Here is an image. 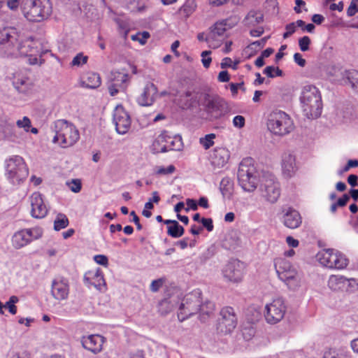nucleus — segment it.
<instances>
[{
  "label": "nucleus",
  "instance_id": "nucleus-1",
  "mask_svg": "<svg viewBox=\"0 0 358 358\" xmlns=\"http://www.w3.org/2000/svg\"><path fill=\"white\" fill-rule=\"evenodd\" d=\"M300 101L303 115L308 119L320 116L322 109V97L319 90L313 85L304 86Z\"/></svg>",
  "mask_w": 358,
  "mask_h": 358
},
{
  "label": "nucleus",
  "instance_id": "nucleus-2",
  "mask_svg": "<svg viewBox=\"0 0 358 358\" xmlns=\"http://www.w3.org/2000/svg\"><path fill=\"white\" fill-rule=\"evenodd\" d=\"M51 129L55 133L52 142L58 143L62 148L72 146L80 138L79 131L76 127L65 120L55 121Z\"/></svg>",
  "mask_w": 358,
  "mask_h": 358
},
{
  "label": "nucleus",
  "instance_id": "nucleus-3",
  "mask_svg": "<svg viewBox=\"0 0 358 358\" xmlns=\"http://www.w3.org/2000/svg\"><path fill=\"white\" fill-rule=\"evenodd\" d=\"M28 174V168L22 157L14 155L5 161V176L12 185H20Z\"/></svg>",
  "mask_w": 358,
  "mask_h": 358
},
{
  "label": "nucleus",
  "instance_id": "nucleus-4",
  "mask_svg": "<svg viewBox=\"0 0 358 358\" xmlns=\"http://www.w3.org/2000/svg\"><path fill=\"white\" fill-rule=\"evenodd\" d=\"M274 266L279 279L289 289L295 290L300 287V274L289 261L285 258H277L274 260Z\"/></svg>",
  "mask_w": 358,
  "mask_h": 358
},
{
  "label": "nucleus",
  "instance_id": "nucleus-5",
  "mask_svg": "<svg viewBox=\"0 0 358 358\" xmlns=\"http://www.w3.org/2000/svg\"><path fill=\"white\" fill-rule=\"evenodd\" d=\"M256 173L254 160L250 157L243 159L239 164L237 178L240 186L244 191L252 192L257 188Z\"/></svg>",
  "mask_w": 358,
  "mask_h": 358
},
{
  "label": "nucleus",
  "instance_id": "nucleus-6",
  "mask_svg": "<svg viewBox=\"0 0 358 358\" xmlns=\"http://www.w3.org/2000/svg\"><path fill=\"white\" fill-rule=\"evenodd\" d=\"M22 9L24 17L31 22H41L52 11L51 1H22Z\"/></svg>",
  "mask_w": 358,
  "mask_h": 358
},
{
  "label": "nucleus",
  "instance_id": "nucleus-7",
  "mask_svg": "<svg viewBox=\"0 0 358 358\" xmlns=\"http://www.w3.org/2000/svg\"><path fill=\"white\" fill-rule=\"evenodd\" d=\"M201 292L199 289L186 294L181 300L178 307V317L182 322L197 313L201 307Z\"/></svg>",
  "mask_w": 358,
  "mask_h": 358
},
{
  "label": "nucleus",
  "instance_id": "nucleus-8",
  "mask_svg": "<svg viewBox=\"0 0 358 358\" xmlns=\"http://www.w3.org/2000/svg\"><path fill=\"white\" fill-rule=\"evenodd\" d=\"M268 129L275 135H285L293 129V122L289 116L283 111H273L268 117Z\"/></svg>",
  "mask_w": 358,
  "mask_h": 358
},
{
  "label": "nucleus",
  "instance_id": "nucleus-9",
  "mask_svg": "<svg viewBox=\"0 0 358 358\" xmlns=\"http://www.w3.org/2000/svg\"><path fill=\"white\" fill-rule=\"evenodd\" d=\"M259 191L262 197L270 203H276L281 193L279 182L271 173H265L262 176Z\"/></svg>",
  "mask_w": 358,
  "mask_h": 358
},
{
  "label": "nucleus",
  "instance_id": "nucleus-10",
  "mask_svg": "<svg viewBox=\"0 0 358 358\" xmlns=\"http://www.w3.org/2000/svg\"><path fill=\"white\" fill-rule=\"evenodd\" d=\"M206 110L211 120H217L231 111L229 103L219 96H208L205 99Z\"/></svg>",
  "mask_w": 358,
  "mask_h": 358
},
{
  "label": "nucleus",
  "instance_id": "nucleus-11",
  "mask_svg": "<svg viewBox=\"0 0 358 358\" xmlns=\"http://www.w3.org/2000/svg\"><path fill=\"white\" fill-rule=\"evenodd\" d=\"M317 257L321 264L329 268L343 269L348 264L345 256L334 249L324 250Z\"/></svg>",
  "mask_w": 358,
  "mask_h": 358
},
{
  "label": "nucleus",
  "instance_id": "nucleus-12",
  "mask_svg": "<svg viewBox=\"0 0 358 358\" xmlns=\"http://www.w3.org/2000/svg\"><path fill=\"white\" fill-rule=\"evenodd\" d=\"M43 235L41 227L24 229L15 232L12 237V244L15 249H20L33 241L40 238Z\"/></svg>",
  "mask_w": 358,
  "mask_h": 358
},
{
  "label": "nucleus",
  "instance_id": "nucleus-13",
  "mask_svg": "<svg viewBox=\"0 0 358 358\" xmlns=\"http://www.w3.org/2000/svg\"><path fill=\"white\" fill-rule=\"evenodd\" d=\"M287 306L282 298L273 299L265 306V319L268 323L276 324L281 321L286 313Z\"/></svg>",
  "mask_w": 358,
  "mask_h": 358
},
{
  "label": "nucleus",
  "instance_id": "nucleus-14",
  "mask_svg": "<svg viewBox=\"0 0 358 358\" xmlns=\"http://www.w3.org/2000/svg\"><path fill=\"white\" fill-rule=\"evenodd\" d=\"M237 317L231 307L223 308L220 311V317L217 324V329L220 333H231L236 327Z\"/></svg>",
  "mask_w": 358,
  "mask_h": 358
},
{
  "label": "nucleus",
  "instance_id": "nucleus-15",
  "mask_svg": "<svg viewBox=\"0 0 358 358\" xmlns=\"http://www.w3.org/2000/svg\"><path fill=\"white\" fill-rule=\"evenodd\" d=\"M113 122L118 134H125L131 127V118L122 106H117L113 113Z\"/></svg>",
  "mask_w": 358,
  "mask_h": 358
},
{
  "label": "nucleus",
  "instance_id": "nucleus-16",
  "mask_svg": "<svg viewBox=\"0 0 358 358\" xmlns=\"http://www.w3.org/2000/svg\"><path fill=\"white\" fill-rule=\"evenodd\" d=\"M223 275L231 282H240L243 275V264L237 259L229 262L223 270Z\"/></svg>",
  "mask_w": 358,
  "mask_h": 358
},
{
  "label": "nucleus",
  "instance_id": "nucleus-17",
  "mask_svg": "<svg viewBox=\"0 0 358 358\" xmlns=\"http://www.w3.org/2000/svg\"><path fill=\"white\" fill-rule=\"evenodd\" d=\"M229 151L224 148L217 147L214 148L209 156L210 164L215 170L223 168L229 162Z\"/></svg>",
  "mask_w": 358,
  "mask_h": 358
},
{
  "label": "nucleus",
  "instance_id": "nucleus-18",
  "mask_svg": "<svg viewBox=\"0 0 358 358\" xmlns=\"http://www.w3.org/2000/svg\"><path fill=\"white\" fill-rule=\"evenodd\" d=\"M69 294V285L66 279L64 278H57L52 280L51 286V294L56 300H65Z\"/></svg>",
  "mask_w": 358,
  "mask_h": 358
},
{
  "label": "nucleus",
  "instance_id": "nucleus-19",
  "mask_svg": "<svg viewBox=\"0 0 358 358\" xmlns=\"http://www.w3.org/2000/svg\"><path fill=\"white\" fill-rule=\"evenodd\" d=\"M29 199L31 206V214L32 217L37 219L45 217L48 213V208L43 202L42 195L39 192H34Z\"/></svg>",
  "mask_w": 358,
  "mask_h": 358
},
{
  "label": "nucleus",
  "instance_id": "nucleus-20",
  "mask_svg": "<svg viewBox=\"0 0 358 358\" xmlns=\"http://www.w3.org/2000/svg\"><path fill=\"white\" fill-rule=\"evenodd\" d=\"M104 342V337L99 334H92L82 338L83 348L94 354L99 353L102 350Z\"/></svg>",
  "mask_w": 358,
  "mask_h": 358
},
{
  "label": "nucleus",
  "instance_id": "nucleus-21",
  "mask_svg": "<svg viewBox=\"0 0 358 358\" xmlns=\"http://www.w3.org/2000/svg\"><path fill=\"white\" fill-rule=\"evenodd\" d=\"M40 43L31 40H26L17 44L16 51H13L12 55L15 56H28L29 54L38 53Z\"/></svg>",
  "mask_w": 358,
  "mask_h": 358
},
{
  "label": "nucleus",
  "instance_id": "nucleus-22",
  "mask_svg": "<svg viewBox=\"0 0 358 358\" xmlns=\"http://www.w3.org/2000/svg\"><path fill=\"white\" fill-rule=\"evenodd\" d=\"M13 84L21 93H27L33 86L31 80L22 72H16L13 74Z\"/></svg>",
  "mask_w": 358,
  "mask_h": 358
},
{
  "label": "nucleus",
  "instance_id": "nucleus-23",
  "mask_svg": "<svg viewBox=\"0 0 358 358\" xmlns=\"http://www.w3.org/2000/svg\"><path fill=\"white\" fill-rule=\"evenodd\" d=\"M282 222L285 227L289 229H296L301 225L302 218L297 210L288 208L283 214Z\"/></svg>",
  "mask_w": 358,
  "mask_h": 358
},
{
  "label": "nucleus",
  "instance_id": "nucleus-24",
  "mask_svg": "<svg viewBox=\"0 0 358 358\" xmlns=\"http://www.w3.org/2000/svg\"><path fill=\"white\" fill-rule=\"evenodd\" d=\"M157 93V87L153 83H148L138 98V101L141 106H150L154 102Z\"/></svg>",
  "mask_w": 358,
  "mask_h": 358
},
{
  "label": "nucleus",
  "instance_id": "nucleus-25",
  "mask_svg": "<svg viewBox=\"0 0 358 358\" xmlns=\"http://www.w3.org/2000/svg\"><path fill=\"white\" fill-rule=\"evenodd\" d=\"M83 280L85 284L93 285L99 290H101V287L106 285L103 275L99 268L94 272H87Z\"/></svg>",
  "mask_w": 358,
  "mask_h": 358
},
{
  "label": "nucleus",
  "instance_id": "nucleus-26",
  "mask_svg": "<svg viewBox=\"0 0 358 358\" xmlns=\"http://www.w3.org/2000/svg\"><path fill=\"white\" fill-rule=\"evenodd\" d=\"M230 26L227 24V20H222L217 22L210 27V32L205 38V41L208 43L210 47H212L211 43L215 40L216 36H223L224 32L230 29Z\"/></svg>",
  "mask_w": 358,
  "mask_h": 358
},
{
  "label": "nucleus",
  "instance_id": "nucleus-27",
  "mask_svg": "<svg viewBox=\"0 0 358 358\" xmlns=\"http://www.w3.org/2000/svg\"><path fill=\"white\" fill-rule=\"evenodd\" d=\"M282 169L284 176L292 177L296 170L295 157L289 152H286L282 157Z\"/></svg>",
  "mask_w": 358,
  "mask_h": 358
},
{
  "label": "nucleus",
  "instance_id": "nucleus-28",
  "mask_svg": "<svg viewBox=\"0 0 358 358\" xmlns=\"http://www.w3.org/2000/svg\"><path fill=\"white\" fill-rule=\"evenodd\" d=\"M163 144L157 151H160L161 152H165L169 150H180L181 145L180 138L178 136H170L167 131H166V138H164Z\"/></svg>",
  "mask_w": 358,
  "mask_h": 358
},
{
  "label": "nucleus",
  "instance_id": "nucleus-29",
  "mask_svg": "<svg viewBox=\"0 0 358 358\" xmlns=\"http://www.w3.org/2000/svg\"><path fill=\"white\" fill-rule=\"evenodd\" d=\"M241 243L239 233L237 231L232 230L229 231L222 242V245L227 250H234Z\"/></svg>",
  "mask_w": 358,
  "mask_h": 358
},
{
  "label": "nucleus",
  "instance_id": "nucleus-30",
  "mask_svg": "<svg viewBox=\"0 0 358 358\" xmlns=\"http://www.w3.org/2000/svg\"><path fill=\"white\" fill-rule=\"evenodd\" d=\"M348 283V278L343 275H332L328 280L329 287L334 291H344Z\"/></svg>",
  "mask_w": 358,
  "mask_h": 358
},
{
  "label": "nucleus",
  "instance_id": "nucleus-31",
  "mask_svg": "<svg viewBox=\"0 0 358 358\" xmlns=\"http://www.w3.org/2000/svg\"><path fill=\"white\" fill-rule=\"evenodd\" d=\"M110 80L115 85L124 90L127 87V83L129 80V75L127 73L120 71H112L110 76Z\"/></svg>",
  "mask_w": 358,
  "mask_h": 358
},
{
  "label": "nucleus",
  "instance_id": "nucleus-32",
  "mask_svg": "<svg viewBox=\"0 0 358 358\" xmlns=\"http://www.w3.org/2000/svg\"><path fill=\"white\" fill-rule=\"evenodd\" d=\"M101 83L100 76L94 72L87 73L83 78L82 85L87 88L95 89Z\"/></svg>",
  "mask_w": 358,
  "mask_h": 358
},
{
  "label": "nucleus",
  "instance_id": "nucleus-33",
  "mask_svg": "<svg viewBox=\"0 0 358 358\" xmlns=\"http://www.w3.org/2000/svg\"><path fill=\"white\" fill-rule=\"evenodd\" d=\"M264 15L259 10H250L244 19L248 26H255L263 22Z\"/></svg>",
  "mask_w": 358,
  "mask_h": 358
},
{
  "label": "nucleus",
  "instance_id": "nucleus-34",
  "mask_svg": "<svg viewBox=\"0 0 358 358\" xmlns=\"http://www.w3.org/2000/svg\"><path fill=\"white\" fill-rule=\"evenodd\" d=\"M215 305L213 303L210 301H206L205 303L202 304V301L201 302V307L199 310L200 312L199 319L202 322H205L208 317H210L214 312Z\"/></svg>",
  "mask_w": 358,
  "mask_h": 358
},
{
  "label": "nucleus",
  "instance_id": "nucleus-35",
  "mask_svg": "<svg viewBox=\"0 0 358 358\" xmlns=\"http://www.w3.org/2000/svg\"><path fill=\"white\" fill-rule=\"evenodd\" d=\"M220 189L223 197L230 199L234 189L233 181L228 177L222 178L220 182Z\"/></svg>",
  "mask_w": 358,
  "mask_h": 358
},
{
  "label": "nucleus",
  "instance_id": "nucleus-36",
  "mask_svg": "<svg viewBox=\"0 0 358 358\" xmlns=\"http://www.w3.org/2000/svg\"><path fill=\"white\" fill-rule=\"evenodd\" d=\"M343 80L345 83L350 84L352 88H358V71L350 70L345 71Z\"/></svg>",
  "mask_w": 358,
  "mask_h": 358
},
{
  "label": "nucleus",
  "instance_id": "nucleus-37",
  "mask_svg": "<svg viewBox=\"0 0 358 358\" xmlns=\"http://www.w3.org/2000/svg\"><path fill=\"white\" fill-rule=\"evenodd\" d=\"M323 358H350L348 351L344 349H329L324 354Z\"/></svg>",
  "mask_w": 358,
  "mask_h": 358
},
{
  "label": "nucleus",
  "instance_id": "nucleus-38",
  "mask_svg": "<svg viewBox=\"0 0 358 358\" xmlns=\"http://www.w3.org/2000/svg\"><path fill=\"white\" fill-rule=\"evenodd\" d=\"M184 228L176 221L171 226L167 227V234L173 238H179L183 235Z\"/></svg>",
  "mask_w": 358,
  "mask_h": 358
},
{
  "label": "nucleus",
  "instance_id": "nucleus-39",
  "mask_svg": "<svg viewBox=\"0 0 358 358\" xmlns=\"http://www.w3.org/2000/svg\"><path fill=\"white\" fill-rule=\"evenodd\" d=\"M69 224V219L66 215L59 213L54 221V229L59 231L66 228Z\"/></svg>",
  "mask_w": 358,
  "mask_h": 358
},
{
  "label": "nucleus",
  "instance_id": "nucleus-40",
  "mask_svg": "<svg viewBox=\"0 0 358 358\" xmlns=\"http://www.w3.org/2000/svg\"><path fill=\"white\" fill-rule=\"evenodd\" d=\"M1 43H9L13 45L17 42V34L14 30H4L1 33Z\"/></svg>",
  "mask_w": 358,
  "mask_h": 358
},
{
  "label": "nucleus",
  "instance_id": "nucleus-41",
  "mask_svg": "<svg viewBox=\"0 0 358 358\" xmlns=\"http://www.w3.org/2000/svg\"><path fill=\"white\" fill-rule=\"evenodd\" d=\"M196 8L194 1H185L183 6L180 8L179 11L181 14L188 17Z\"/></svg>",
  "mask_w": 358,
  "mask_h": 358
},
{
  "label": "nucleus",
  "instance_id": "nucleus-42",
  "mask_svg": "<svg viewBox=\"0 0 358 358\" xmlns=\"http://www.w3.org/2000/svg\"><path fill=\"white\" fill-rule=\"evenodd\" d=\"M88 61V57L84 55L83 52L77 54L71 62L72 66H82Z\"/></svg>",
  "mask_w": 358,
  "mask_h": 358
},
{
  "label": "nucleus",
  "instance_id": "nucleus-43",
  "mask_svg": "<svg viewBox=\"0 0 358 358\" xmlns=\"http://www.w3.org/2000/svg\"><path fill=\"white\" fill-rule=\"evenodd\" d=\"M215 134H209L206 135L204 137L201 138L199 139V143L206 150H207L213 145V140L215 139Z\"/></svg>",
  "mask_w": 358,
  "mask_h": 358
},
{
  "label": "nucleus",
  "instance_id": "nucleus-44",
  "mask_svg": "<svg viewBox=\"0 0 358 358\" xmlns=\"http://www.w3.org/2000/svg\"><path fill=\"white\" fill-rule=\"evenodd\" d=\"M66 186L75 193H78L81 190L82 183L80 179H72L69 181H66Z\"/></svg>",
  "mask_w": 358,
  "mask_h": 358
},
{
  "label": "nucleus",
  "instance_id": "nucleus-45",
  "mask_svg": "<svg viewBox=\"0 0 358 358\" xmlns=\"http://www.w3.org/2000/svg\"><path fill=\"white\" fill-rule=\"evenodd\" d=\"M17 301L18 298L15 296H12L10 297L9 301L3 305V307L7 308L11 314L15 315L17 313V307L15 306V303Z\"/></svg>",
  "mask_w": 358,
  "mask_h": 358
},
{
  "label": "nucleus",
  "instance_id": "nucleus-46",
  "mask_svg": "<svg viewBox=\"0 0 358 358\" xmlns=\"http://www.w3.org/2000/svg\"><path fill=\"white\" fill-rule=\"evenodd\" d=\"M48 50H42L41 47L39 48V52L38 53H33L28 55V62L31 65H34L38 64V57L40 58L42 57L43 54L47 52Z\"/></svg>",
  "mask_w": 358,
  "mask_h": 358
},
{
  "label": "nucleus",
  "instance_id": "nucleus-47",
  "mask_svg": "<svg viewBox=\"0 0 358 358\" xmlns=\"http://www.w3.org/2000/svg\"><path fill=\"white\" fill-rule=\"evenodd\" d=\"M8 358H31V355L26 350L16 351L10 350L8 353Z\"/></svg>",
  "mask_w": 358,
  "mask_h": 358
},
{
  "label": "nucleus",
  "instance_id": "nucleus-48",
  "mask_svg": "<svg viewBox=\"0 0 358 358\" xmlns=\"http://www.w3.org/2000/svg\"><path fill=\"white\" fill-rule=\"evenodd\" d=\"M164 138H166V131L162 132V134L157 137L152 144L153 150L155 152H161L160 151H157V149L164 144Z\"/></svg>",
  "mask_w": 358,
  "mask_h": 358
},
{
  "label": "nucleus",
  "instance_id": "nucleus-49",
  "mask_svg": "<svg viewBox=\"0 0 358 358\" xmlns=\"http://www.w3.org/2000/svg\"><path fill=\"white\" fill-rule=\"evenodd\" d=\"M150 37V34L148 31L139 32L136 35L131 36L133 41H138L141 45H144L148 38Z\"/></svg>",
  "mask_w": 358,
  "mask_h": 358
},
{
  "label": "nucleus",
  "instance_id": "nucleus-50",
  "mask_svg": "<svg viewBox=\"0 0 358 358\" xmlns=\"http://www.w3.org/2000/svg\"><path fill=\"white\" fill-rule=\"evenodd\" d=\"M175 166L173 165H169L167 168L163 166L156 167L155 173L157 175H168L171 174L175 171Z\"/></svg>",
  "mask_w": 358,
  "mask_h": 358
},
{
  "label": "nucleus",
  "instance_id": "nucleus-51",
  "mask_svg": "<svg viewBox=\"0 0 358 358\" xmlns=\"http://www.w3.org/2000/svg\"><path fill=\"white\" fill-rule=\"evenodd\" d=\"M310 44V39L307 36H303L299 40V45L300 47L301 50L303 52L308 50Z\"/></svg>",
  "mask_w": 358,
  "mask_h": 358
},
{
  "label": "nucleus",
  "instance_id": "nucleus-52",
  "mask_svg": "<svg viewBox=\"0 0 358 358\" xmlns=\"http://www.w3.org/2000/svg\"><path fill=\"white\" fill-rule=\"evenodd\" d=\"M210 54H211V51H210V50H205L201 52V57H202L201 62H202L203 66L206 69L209 68V66L210 65V63L212 61V59L210 57Z\"/></svg>",
  "mask_w": 358,
  "mask_h": 358
},
{
  "label": "nucleus",
  "instance_id": "nucleus-53",
  "mask_svg": "<svg viewBox=\"0 0 358 358\" xmlns=\"http://www.w3.org/2000/svg\"><path fill=\"white\" fill-rule=\"evenodd\" d=\"M16 124L18 127L23 128L25 131H29L31 127V121L26 116L22 120H17Z\"/></svg>",
  "mask_w": 358,
  "mask_h": 358
},
{
  "label": "nucleus",
  "instance_id": "nucleus-54",
  "mask_svg": "<svg viewBox=\"0 0 358 358\" xmlns=\"http://www.w3.org/2000/svg\"><path fill=\"white\" fill-rule=\"evenodd\" d=\"M245 124V119L242 115H236L233 119V125L234 127L241 129L244 127Z\"/></svg>",
  "mask_w": 358,
  "mask_h": 358
},
{
  "label": "nucleus",
  "instance_id": "nucleus-55",
  "mask_svg": "<svg viewBox=\"0 0 358 358\" xmlns=\"http://www.w3.org/2000/svg\"><path fill=\"white\" fill-rule=\"evenodd\" d=\"M164 282V280L163 278H159L153 280L150 284V290L152 292H157L159 290V289L162 287Z\"/></svg>",
  "mask_w": 358,
  "mask_h": 358
},
{
  "label": "nucleus",
  "instance_id": "nucleus-56",
  "mask_svg": "<svg viewBox=\"0 0 358 358\" xmlns=\"http://www.w3.org/2000/svg\"><path fill=\"white\" fill-rule=\"evenodd\" d=\"M171 301L168 299L162 300L159 303V310L162 313H167L172 309L173 306H170Z\"/></svg>",
  "mask_w": 358,
  "mask_h": 358
},
{
  "label": "nucleus",
  "instance_id": "nucleus-57",
  "mask_svg": "<svg viewBox=\"0 0 358 358\" xmlns=\"http://www.w3.org/2000/svg\"><path fill=\"white\" fill-rule=\"evenodd\" d=\"M268 38H269V36L264 37V38H262V39H260L259 41L252 42V43H250L249 47L251 49H254V48H262L265 45V44H266V41H267Z\"/></svg>",
  "mask_w": 358,
  "mask_h": 358
},
{
  "label": "nucleus",
  "instance_id": "nucleus-58",
  "mask_svg": "<svg viewBox=\"0 0 358 358\" xmlns=\"http://www.w3.org/2000/svg\"><path fill=\"white\" fill-rule=\"evenodd\" d=\"M201 222L203 224V228L205 227L208 231H212L213 230V220L211 218H202Z\"/></svg>",
  "mask_w": 358,
  "mask_h": 358
},
{
  "label": "nucleus",
  "instance_id": "nucleus-59",
  "mask_svg": "<svg viewBox=\"0 0 358 358\" xmlns=\"http://www.w3.org/2000/svg\"><path fill=\"white\" fill-rule=\"evenodd\" d=\"M94 261L100 265L106 266L108 264V260L106 256L103 255H97L94 257Z\"/></svg>",
  "mask_w": 358,
  "mask_h": 358
},
{
  "label": "nucleus",
  "instance_id": "nucleus-60",
  "mask_svg": "<svg viewBox=\"0 0 358 358\" xmlns=\"http://www.w3.org/2000/svg\"><path fill=\"white\" fill-rule=\"evenodd\" d=\"M358 12V5L355 1H351L350 6L347 10V14L349 17L354 16Z\"/></svg>",
  "mask_w": 358,
  "mask_h": 358
},
{
  "label": "nucleus",
  "instance_id": "nucleus-61",
  "mask_svg": "<svg viewBox=\"0 0 358 358\" xmlns=\"http://www.w3.org/2000/svg\"><path fill=\"white\" fill-rule=\"evenodd\" d=\"M229 86L233 96H236L237 94L238 88H241L243 91H245V88L243 87V82L240 83H231Z\"/></svg>",
  "mask_w": 358,
  "mask_h": 358
},
{
  "label": "nucleus",
  "instance_id": "nucleus-62",
  "mask_svg": "<svg viewBox=\"0 0 358 358\" xmlns=\"http://www.w3.org/2000/svg\"><path fill=\"white\" fill-rule=\"evenodd\" d=\"M294 10L297 13H301L303 10L304 11H307L306 1H296V6H294Z\"/></svg>",
  "mask_w": 358,
  "mask_h": 358
},
{
  "label": "nucleus",
  "instance_id": "nucleus-63",
  "mask_svg": "<svg viewBox=\"0 0 358 358\" xmlns=\"http://www.w3.org/2000/svg\"><path fill=\"white\" fill-rule=\"evenodd\" d=\"M294 62L301 67H303L306 65V60L303 59L302 55L300 53H295L294 55Z\"/></svg>",
  "mask_w": 358,
  "mask_h": 358
},
{
  "label": "nucleus",
  "instance_id": "nucleus-64",
  "mask_svg": "<svg viewBox=\"0 0 358 358\" xmlns=\"http://www.w3.org/2000/svg\"><path fill=\"white\" fill-rule=\"evenodd\" d=\"M217 79L220 82L226 83L229 80L230 77L227 71H222L219 73Z\"/></svg>",
  "mask_w": 358,
  "mask_h": 358
}]
</instances>
